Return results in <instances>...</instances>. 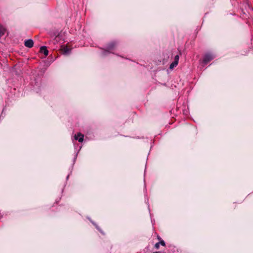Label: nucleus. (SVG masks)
I'll list each match as a JSON object with an SVG mask.
<instances>
[{"label": "nucleus", "instance_id": "f257e3e1", "mask_svg": "<svg viewBox=\"0 0 253 253\" xmlns=\"http://www.w3.org/2000/svg\"><path fill=\"white\" fill-rule=\"evenodd\" d=\"M117 45V42L113 41L107 44L106 49L102 52L103 55H106L107 53H112L111 50H113Z\"/></svg>", "mask_w": 253, "mask_h": 253}, {"label": "nucleus", "instance_id": "f03ea898", "mask_svg": "<svg viewBox=\"0 0 253 253\" xmlns=\"http://www.w3.org/2000/svg\"><path fill=\"white\" fill-rule=\"evenodd\" d=\"M214 58V56L211 53H207L205 54L203 57V63L205 65L207 64L209 62L213 60Z\"/></svg>", "mask_w": 253, "mask_h": 253}, {"label": "nucleus", "instance_id": "7ed1b4c3", "mask_svg": "<svg viewBox=\"0 0 253 253\" xmlns=\"http://www.w3.org/2000/svg\"><path fill=\"white\" fill-rule=\"evenodd\" d=\"M61 50L64 54H68L71 52L72 49L67 45H63Z\"/></svg>", "mask_w": 253, "mask_h": 253}, {"label": "nucleus", "instance_id": "20e7f679", "mask_svg": "<svg viewBox=\"0 0 253 253\" xmlns=\"http://www.w3.org/2000/svg\"><path fill=\"white\" fill-rule=\"evenodd\" d=\"M24 45L28 48H31L33 46L34 42L31 39L27 40L24 42Z\"/></svg>", "mask_w": 253, "mask_h": 253}, {"label": "nucleus", "instance_id": "39448f33", "mask_svg": "<svg viewBox=\"0 0 253 253\" xmlns=\"http://www.w3.org/2000/svg\"><path fill=\"white\" fill-rule=\"evenodd\" d=\"M75 139L78 140L80 142H82L84 140V135L81 133H78L74 136Z\"/></svg>", "mask_w": 253, "mask_h": 253}, {"label": "nucleus", "instance_id": "423d86ee", "mask_svg": "<svg viewBox=\"0 0 253 253\" xmlns=\"http://www.w3.org/2000/svg\"><path fill=\"white\" fill-rule=\"evenodd\" d=\"M40 51V52L43 53L45 56H47L48 54V51L45 46H41Z\"/></svg>", "mask_w": 253, "mask_h": 253}, {"label": "nucleus", "instance_id": "0eeeda50", "mask_svg": "<svg viewBox=\"0 0 253 253\" xmlns=\"http://www.w3.org/2000/svg\"><path fill=\"white\" fill-rule=\"evenodd\" d=\"M178 63L176 61H173L169 65V69H172L174 67H176Z\"/></svg>", "mask_w": 253, "mask_h": 253}, {"label": "nucleus", "instance_id": "6e6552de", "mask_svg": "<svg viewBox=\"0 0 253 253\" xmlns=\"http://www.w3.org/2000/svg\"><path fill=\"white\" fill-rule=\"evenodd\" d=\"M159 243H160V244L161 245H162L163 246H166L165 242V241L163 240H161V241H159Z\"/></svg>", "mask_w": 253, "mask_h": 253}, {"label": "nucleus", "instance_id": "1a4fd4ad", "mask_svg": "<svg viewBox=\"0 0 253 253\" xmlns=\"http://www.w3.org/2000/svg\"><path fill=\"white\" fill-rule=\"evenodd\" d=\"M179 58V56L178 55H176L174 57V61H176V62L178 63Z\"/></svg>", "mask_w": 253, "mask_h": 253}, {"label": "nucleus", "instance_id": "9d476101", "mask_svg": "<svg viewBox=\"0 0 253 253\" xmlns=\"http://www.w3.org/2000/svg\"><path fill=\"white\" fill-rule=\"evenodd\" d=\"M160 243L158 242V243H157L155 245V248H156V249L158 250L160 248Z\"/></svg>", "mask_w": 253, "mask_h": 253}, {"label": "nucleus", "instance_id": "9b49d317", "mask_svg": "<svg viewBox=\"0 0 253 253\" xmlns=\"http://www.w3.org/2000/svg\"><path fill=\"white\" fill-rule=\"evenodd\" d=\"M157 239L160 241L161 240H162V238L159 235L157 236Z\"/></svg>", "mask_w": 253, "mask_h": 253}]
</instances>
